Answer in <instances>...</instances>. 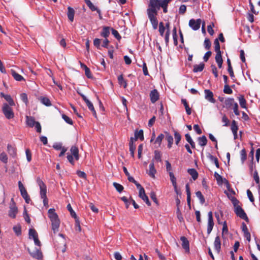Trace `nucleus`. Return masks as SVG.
<instances>
[{"mask_svg":"<svg viewBox=\"0 0 260 260\" xmlns=\"http://www.w3.org/2000/svg\"><path fill=\"white\" fill-rule=\"evenodd\" d=\"M110 34L109 29L108 27H105L103 28V30L101 34V35L104 37L105 38H107Z\"/></svg>","mask_w":260,"mask_h":260,"instance_id":"nucleus-36","label":"nucleus"},{"mask_svg":"<svg viewBox=\"0 0 260 260\" xmlns=\"http://www.w3.org/2000/svg\"><path fill=\"white\" fill-rule=\"evenodd\" d=\"M204 92L205 94V99L212 103H215V100L213 98V92L209 89L205 90Z\"/></svg>","mask_w":260,"mask_h":260,"instance_id":"nucleus-12","label":"nucleus"},{"mask_svg":"<svg viewBox=\"0 0 260 260\" xmlns=\"http://www.w3.org/2000/svg\"><path fill=\"white\" fill-rule=\"evenodd\" d=\"M11 73L13 77L16 80L20 81L24 80L23 77L20 75L18 74L17 73H16L15 71L11 70Z\"/></svg>","mask_w":260,"mask_h":260,"instance_id":"nucleus-27","label":"nucleus"},{"mask_svg":"<svg viewBox=\"0 0 260 260\" xmlns=\"http://www.w3.org/2000/svg\"><path fill=\"white\" fill-rule=\"evenodd\" d=\"M196 196L199 198L202 204L205 202V198L200 191H198L196 193Z\"/></svg>","mask_w":260,"mask_h":260,"instance_id":"nucleus-42","label":"nucleus"},{"mask_svg":"<svg viewBox=\"0 0 260 260\" xmlns=\"http://www.w3.org/2000/svg\"><path fill=\"white\" fill-rule=\"evenodd\" d=\"M39 99L41 102L44 105L46 106H50L51 105V102L48 98L41 96Z\"/></svg>","mask_w":260,"mask_h":260,"instance_id":"nucleus-25","label":"nucleus"},{"mask_svg":"<svg viewBox=\"0 0 260 260\" xmlns=\"http://www.w3.org/2000/svg\"><path fill=\"white\" fill-rule=\"evenodd\" d=\"M198 142L200 146L204 147L207 144V139L205 136H203L198 138Z\"/></svg>","mask_w":260,"mask_h":260,"instance_id":"nucleus-26","label":"nucleus"},{"mask_svg":"<svg viewBox=\"0 0 260 260\" xmlns=\"http://www.w3.org/2000/svg\"><path fill=\"white\" fill-rule=\"evenodd\" d=\"M67 208L68 210L69 211V212H70L71 215L73 217H74L75 219H76L77 218H78L77 215H76V213L74 212V211L72 209L70 204H69L67 205Z\"/></svg>","mask_w":260,"mask_h":260,"instance_id":"nucleus-40","label":"nucleus"},{"mask_svg":"<svg viewBox=\"0 0 260 260\" xmlns=\"http://www.w3.org/2000/svg\"><path fill=\"white\" fill-rule=\"evenodd\" d=\"M238 100L241 107L243 108H246V101L244 98V96L243 95H240L238 97Z\"/></svg>","mask_w":260,"mask_h":260,"instance_id":"nucleus-34","label":"nucleus"},{"mask_svg":"<svg viewBox=\"0 0 260 260\" xmlns=\"http://www.w3.org/2000/svg\"><path fill=\"white\" fill-rule=\"evenodd\" d=\"M247 196H248L249 200L251 202H254V198L253 197L252 192H251V191L250 190L248 189L247 190Z\"/></svg>","mask_w":260,"mask_h":260,"instance_id":"nucleus-58","label":"nucleus"},{"mask_svg":"<svg viewBox=\"0 0 260 260\" xmlns=\"http://www.w3.org/2000/svg\"><path fill=\"white\" fill-rule=\"evenodd\" d=\"M48 217L51 221L52 230L54 233L58 231L60 225V220L57 214L56 213L55 209L51 208L48 211Z\"/></svg>","mask_w":260,"mask_h":260,"instance_id":"nucleus-2","label":"nucleus"},{"mask_svg":"<svg viewBox=\"0 0 260 260\" xmlns=\"http://www.w3.org/2000/svg\"><path fill=\"white\" fill-rule=\"evenodd\" d=\"M240 155H241V159L242 162H244V161L246 159V151L244 149H242L240 151Z\"/></svg>","mask_w":260,"mask_h":260,"instance_id":"nucleus-50","label":"nucleus"},{"mask_svg":"<svg viewBox=\"0 0 260 260\" xmlns=\"http://www.w3.org/2000/svg\"><path fill=\"white\" fill-rule=\"evenodd\" d=\"M166 139L167 140L168 144V146L169 148H171L173 143V138L169 133H166Z\"/></svg>","mask_w":260,"mask_h":260,"instance_id":"nucleus-28","label":"nucleus"},{"mask_svg":"<svg viewBox=\"0 0 260 260\" xmlns=\"http://www.w3.org/2000/svg\"><path fill=\"white\" fill-rule=\"evenodd\" d=\"M75 226L76 230L79 232H80L81 231V228L80 226V222L78 218L75 219Z\"/></svg>","mask_w":260,"mask_h":260,"instance_id":"nucleus-55","label":"nucleus"},{"mask_svg":"<svg viewBox=\"0 0 260 260\" xmlns=\"http://www.w3.org/2000/svg\"><path fill=\"white\" fill-rule=\"evenodd\" d=\"M11 106L7 103H4L2 107V111L5 116L8 119H12L14 117V113Z\"/></svg>","mask_w":260,"mask_h":260,"instance_id":"nucleus-4","label":"nucleus"},{"mask_svg":"<svg viewBox=\"0 0 260 260\" xmlns=\"http://www.w3.org/2000/svg\"><path fill=\"white\" fill-rule=\"evenodd\" d=\"M165 27L164 26L163 23L162 22H160L159 23V33H160L161 36H163L164 35V33L165 32Z\"/></svg>","mask_w":260,"mask_h":260,"instance_id":"nucleus-57","label":"nucleus"},{"mask_svg":"<svg viewBox=\"0 0 260 260\" xmlns=\"http://www.w3.org/2000/svg\"><path fill=\"white\" fill-rule=\"evenodd\" d=\"M215 60L217 63L223 62L221 52L216 53V55L215 56Z\"/></svg>","mask_w":260,"mask_h":260,"instance_id":"nucleus-49","label":"nucleus"},{"mask_svg":"<svg viewBox=\"0 0 260 260\" xmlns=\"http://www.w3.org/2000/svg\"><path fill=\"white\" fill-rule=\"evenodd\" d=\"M156 172V171L154 168L153 160H152L151 162L149 165V170L148 171V174L151 177L154 178Z\"/></svg>","mask_w":260,"mask_h":260,"instance_id":"nucleus-16","label":"nucleus"},{"mask_svg":"<svg viewBox=\"0 0 260 260\" xmlns=\"http://www.w3.org/2000/svg\"><path fill=\"white\" fill-rule=\"evenodd\" d=\"M18 187L21 193V195L25 200V202L27 203H29V202L30 201L29 197L27 192L25 188L24 187V185L20 181H18Z\"/></svg>","mask_w":260,"mask_h":260,"instance_id":"nucleus-5","label":"nucleus"},{"mask_svg":"<svg viewBox=\"0 0 260 260\" xmlns=\"http://www.w3.org/2000/svg\"><path fill=\"white\" fill-rule=\"evenodd\" d=\"M214 177L219 184H221L223 182L222 177L221 175L218 174L217 172L214 173Z\"/></svg>","mask_w":260,"mask_h":260,"instance_id":"nucleus-43","label":"nucleus"},{"mask_svg":"<svg viewBox=\"0 0 260 260\" xmlns=\"http://www.w3.org/2000/svg\"><path fill=\"white\" fill-rule=\"evenodd\" d=\"M223 91L224 93L227 94H231L233 92L232 90L228 84L224 85Z\"/></svg>","mask_w":260,"mask_h":260,"instance_id":"nucleus-54","label":"nucleus"},{"mask_svg":"<svg viewBox=\"0 0 260 260\" xmlns=\"http://www.w3.org/2000/svg\"><path fill=\"white\" fill-rule=\"evenodd\" d=\"M235 103H236L235 102L234 99L229 98L225 100L224 106L226 108H231L235 105Z\"/></svg>","mask_w":260,"mask_h":260,"instance_id":"nucleus-19","label":"nucleus"},{"mask_svg":"<svg viewBox=\"0 0 260 260\" xmlns=\"http://www.w3.org/2000/svg\"><path fill=\"white\" fill-rule=\"evenodd\" d=\"M0 160L4 163H7L8 161V157L6 154L4 152L0 154Z\"/></svg>","mask_w":260,"mask_h":260,"instance_id":"nucleus-46","label":"nucleus"},{"mask_svg":"<svg viewBox=\"0 0 260 260\" xmlns=\"http://www.w3.org/2000/svg\"><path fill=\"white\" fill-rule=\"evenodd\" d=\"M72 155H73L76 160L79 159V151L77 147L76 146H72L70 149Z\"/></svg>","mask_w":260,"mask_h":260,"instance_id":"nucleus-20","label":"nucleus"},{"mask_svg":"<svg viewBox=\"0 0 260 260\" xmlns=\"http://www.w3.org/2000/svg\"><path fill=\"white\" fill-rule=\"evenodd\" d=\"M85 2L92 11H96L98 13H100V10L98 9L90 0H85Z\"/></svg>","mask_w":260,"mask_h":260,"instance_id":"nucleus-24","label":"nucleus"},{"mask_svg":"<svg viewBox=\"0 0 260 260\" xmlns=\"http://www.w3.org/2000/svg\"><path fill=\"white\" fill-rule=\"evenodd\" d=\"M8 151L10 155H12L13 157H14L16 155V149L11 145H8L7 147Z\"/></svg>","mask_w":260,"mask_h":260,"instance_id":"nucleus-35","label":"nucleus"},{"mask_svg":"<svg viewBox=\"0 0 260 260\" xmlns=\"http://www.w3.org/2000/svg\"><path fill=\"white\" fill-rule=\"evenodd\" d=\"M171 0H159V5L160 7H167L168 4L171 2Z\"/></svg>","mask_w":260,"mask_h":260,"instance_id":"nucleus-44","label":"nucleus"},{"mask_svg":"<svg viewBox=\"0 0 260 260\" xmlns=\"http://www.w3.org/2000/svg\"><path fill=\"white\" fill-rule=\"evenodd\" d=\"M118 83L123 86L124 88H126L127 86L126 81L123 79L122 75H120L118 77Z\"/></svg>","mask_w":260,"mask_h":260,"instance_id":"nucleus-30","label":"nucleus"},{"mask_svg":"<svg viewBox=\"0 0 260 260\" xmlns=\"http://www.w3.org/2000/svg\"><path fill=\"white\" fill-rule=\"evenodd\" d=\"M238 127L236 124V122L235 120H233L232 122L231 125V130L233 132V133H235V132H237Z\"/></svg>","mask_w":260,"mask_h":260,"instance_id":"nucleus-45","label":"nucleus"},{"mask_svg":"<svg viewBox=\"0 0 260 260\" xmlns=\"http://www.w3.org/2000/svg\"><path fill=\"white\" fill-rule=\"evenodd\" d=\"M181 101H182V104L184 105V106L185 107V110H186L187 114L188 115H190L191 113V109L189 107L186 100L182 99Z\"/></svg>","mask_w":260,"mask_h":260,"instance_id":"nucleus-37","label":"nucleus"},{"mask_svg":"<svg viewBox=\"0 0 260 260\" xmlns=\"http://www.w3.org/2000/svg\"><path fill=\"white\" fill-rule=\"evenodd\" d=\"M5 99L9 103V105L11 106H15V103L10 95L7 94Z\"/></svg>","mask_w":260,"mask_h":260,"instance_id":"nucleus-41","label":"nucleus"},{"mask_svg":"<svg viewBox=\"0 0 260 260\" xmlns=\"http://www.w3.org/2000/svg\"><path fill=\"white\" fill-rule=\"evenodd\" d=\"M114 258L116 260H121L122 259V256L120 254V253L118 252H116L114 254Z\"/></svg>","mask_w":260,"mask_h":260,"instance_id":"nucleus-64","label":"nucleus"},{"mask_svg":"<svg viewBox=\"0 0 260 260\" xmlns=\"http://www.w3.org/2000/svg\"><path fill=\"white\" fill-rule=\"evenodd\" d=\"M138 139L141 140H144L143 131L141 129L140 131H136L135 132V141H137Z\"/></svg>","mask_w":260,"mask_h":260,"instance_id":"nucleus-22","label":"nucleus"},{"mask_svg":"<svg viewBox=\"0 0 260 260\" xmlns=\"http://www.w3.org/2000/svg\"><path fill=\"white\" fill-rule=\"evenodd\" d=\"M29 239H32L34 241L35 244L38 246H41V244L38 239V235L37 232L32 229H30L29 230Z\"/></svg>","mask_w":260,"mask_h":260,"instance_id":"nucleus-6","label":"nucleus"},{"mask_svg":"<svg viewBox=\"0 0 260 260\" xmlns=\"http://www.w3.org/2000/svg\"><path fill=\"white\" fill-rule=\"evenodd\" d=\"M169 176H170L171 181L173 184V186L175 190L176 191L177 190L176 179L173 172H170Z\"/></svg>","mask_w":260,"mask_h":260,"instance_id":"nucleus-23","label":"nucleus"},{"mask_svg":"<svg viewBox=\"0 0 260 260\" xmlns=\"http://www.w3.org/2000/svg\"><path fill=\"white\" fill-rule=\"evenodd\" d=\"M37 182L40 187V194L41 199L43 200V204L45 207H48V200L46 195V186L40 178H37Z\"/></svg>","mask_w":260,"mask_h":260,"instance_id":"nucleus-3","label":"nucleus"},{"mask_svg":"<svg viewBox=\"0 0 260 260\" xmlns=\"http://www.w3.org/2000/svg\"><path fill=\"white\" fill-rule=\"evenodd\" d=\"M68 17L69 18V19L71 21H73L74 20V14H75V11L74 10L70 7H69L68 8Z\"/></svg>","mask_w":260,"mask_h":260,"instance_id":"nucleus-21","label":"nucleus"},{"mask_svg":"<svg viewBox=\"0 0 260 260\" xmlns=\"http://www.w3.org/2000/svg\"><path fill=\"white\" fill-rule=\"evenodd\" d=\"M11 203L9 215L11 217L15 218L17 213V208L16 206L13 199H11Z\"/></svg>","mask_w":260,"mask_h":260,"instance_id":"nucleus-9","label":"nucleus"},{"mask_svg":"<svg viewBox=\"0 0 260 260\" xmlns=\"http://www.w3.org/2000/svg\"><path fill=\"white\" fill-rule=\"evenodd\" d=\"M85 103H86L87 106H88V108L92 111L93 115L95 117H96V112L94 108L93 105H92L91 102L88 100L85 102Z\"/></svg>","mask_w":260,"mask_h":260,"instance_id":"nucleus-32","label":"nucleus"},{"mask_svg":"<svg viewBox=\"0 0 260 260\" xmlns=\"http://www.w3.org/2000/svg\"><path fill=\"white\" fill-rule=\"evenodd\" d=\"M100 44H101V40L100 39L96 38L94 40L93 44L97 48H100Z\"/></svg>","mask_w":260,"mask_h":260,"instance_id":"nucleus-62","label":"nucleus"},{"mask_svg":"<svg viewBox=\"0 0 260 260\" xmlns=\"http://www.w3.org/2000/svg\"><path fill=\"white\" fill-rule=\"evenodd\" d=\"M84 69L85 70V73L86 76L88 78H91L92 77V76H91V74L90 71L89 69L88 68H87V67L86 66H84Z\"/></svg>","mask_w":260,"mask_h":260,"instance_id":"nucleus-53","label":"nucleus"},{"mask_svg":"<svg viewBox=\"0 0 260 260\" xmlns=\"http://www.w3.org/2000/svg\"><path fill=\"white\" fill-rule=\"evenodd\" d=\"M188 172L191 176L193 180H196L198 178V174L194 169H188Z\"/></svg>","mask_w":260,"mask_h":260,"instance_id":"nucleus-33","label":"nucleus"},{"mask_svg":"<svg viewBox=\"0 0 260 260\" xmlns=\"http://www.w3.org/2000/svg\"><path fill=\"white\" fill-rule=\"evenodd\" d=\"M13 230L15 233L17 235H19L21 234V228L19 226H15L13 227Z\"/></svg>","mask_w":260,"mask_h":260,"instance_id":"nucleus-63","label":"nucleus"},{"mask_svg":"<svg viewBox=\"0 0 260 260\" xmlns=\"http://www.w3.org/2000/svg\"><path fill=\"white\" fill-rule=\"evenodd\" d=\"M113 186L116 189V190L119 192H121L123 189V187L119 183L114 182Z\"/></svg>","mask_w":260,"mask_h":260,"instance_id":"nucleus-47","label":"nucleus"},{"mask_svg":"<svg viewBox=\"0 0 260 260\" xmlns=\"http://www.w3.org/2000/svg\"><path fill=\"white\" fill-rule=\"evenodd\" d=\"M185 138H186V141L190 144L191 147L192 148H195V143L193 141L190 136L188 134H187L185 135Z\"/></svg>","mask_w":260,"mask_h":260,"instance_id":"nucleus-38","label":"nucleus"},{"mask_svg":"<svg viewBox=\"0 0 260 260\" xmlns=\"http://www.w3.org/2000/svg\"><path fill=\"white\" fill-rule=\"evenodd\" d=\"M235 211L237 215V216H239L240 218L247 220L248 218L246 216V213L244 212V210L240 207L238 206L235 208Z\"/></svg>","mask_w":260,"mask_h":260,"instance_id":"nucleus-11","label":"nucleus"},{"mask_svg":"<svg viewBox=\"0 0 260 260\" xmlns=\"http://www.w3.org/2000/svg\"><path fill=\"white\" fill-rule=\"evenodd\" d=\"M28 250L30 255L35 258L40 259L43 257L42 252L38 248L34 250H30L29 249H28Z\"/></svg>","mask_w":260,"mask_h":260,"instance_id":"nucleus-10","label":"nucleus"},{"mask_svg":"<svg viewBox=\"0 0 260 260\" xmlns=\"http://www.w3.org/2000/svg\"><path fill=\"white\" fill-rule=\"evenodd\" d=\"M174 137L175 139V143L176 145H178L181 140V135L176 131L174 132Z\"/></svg>","mask_w":260,"mask_h":260,"instance_id":"nucleus-48","label":"nucleus"},{"mask_svg":"<svg viewBox=\"0 0 260 260\" xmlns=\"http://www.w3.org/2000/svg\"><path fill=\"white\" fill-rule=\"evenodd\" d=\"M214 246L215 250L217 252V253H219L220 250L221 248V242L220 240V238L219 236H217L215 239L214 242Z\"/></svg>","mask_w":260,"mask_h":260,"instance_id":"nucleus-18","label":"nucleus"},{"mask_svg":"<svg viewBox=\"0 0 260 260\" xmlns=\"http://www.w3.org/2000/svg\"><path fill=\"white\" fill-rule=\"evenodd\" d=\"M62 118L64 119V120L67 123H69L70 124H71V125L73 124V121H72V120L70 117H69L68 116L66 115L65 114H62Z\"/></svg>","mask_w":260,"mask_h":260,"instance_id":"nucleus-51","label":"nucleus"},{"mask_svg":"<svg viewBox=\"0 0 260 260\" xmlns=\"http://www.w3.org/2000/svg\"><path fill=\"white\" fill-rule=\"evenodd\" d=\"M182 241V246L185 249L186 252H189V245L188 240L184 236H182L180 238Z\"/></svg>","mask_w":260,"mask_h":260,"instance_id":"nucleus-15","label":"nucleus"},{"mask_svg":"<svg viewBox=\"0 0 260 260\" xmlns=\"http://www.w3.org/2000/svg\"><path fill=\"white\" fill-rule=\"evenodd\" d=\"M159 93L156 89L152 90L150 93V98L152 103H155L159 99Z\"/></svg>","mask_w":260,"mask_h":260,"instance_id":"nucleus-14","label":"nucleus"},{"mask_svg":"<svg viewBox=\"0 0 260 260\" xmlns=\"http://www.w3.org/2000/svg\"><path fill=\"white\" fill-rule=\"evenodd\" d=\"M165 136L164 135L162 134H160L156 139V140L154 141V144L156 145H157V147H160L162 140L164 138Z\"/></svg>","mask_w":260,"mask_h":260,"instance_id":"nucleus-31","label":"nucleus"},{"mask_svg":"<svg viewBox=\"0 0 260 260\" xmlns=\"http://www.w3.org/2000/svg\"><path fill=\"white\" fill-rule=\"evenodd\" d=\"M166 164L167 171L170 174V172H172L171 165L168 160L166 161Z\"/></svg>","mask_w":260,"mask_h":260,"instance_id":"nucleus-60","label":"nucleus"},{"mask_svg":"<svg viewBox=\"0 0 260 260\" xmlns=\"http://www.w3.org/2000/svg\"><path fill=\"white\" fill-rule=\"evenodd\" d=\"M26 122L27 126L32 127L35 125L37 121H35V119L31 116H26Z\"/></svg>","mask_w":260,"mask_h":260,"instance_id":"nucleus-17","label":"nucleus"},{"mask_svg":"<svg viewBox=\"0 0 260 260\" xmlns=\"http://www.w3.org/2000/svg\"><path fill=\"white\" fill-rule=\"evenodd\" d=\"M136 149V146L134 145H129V151L131 152V156L134 157V152Z\"/></svg>","mask_w":260,"mask_h":260,"instance_id":"nucleus-61","label":"nucleus"},{"mask_svg":"<svg viewBox=\"0 0 260 260\" xmlns=\"http://www.w3.org/2000/svg\"><path fill=\"white\" fill-rule=\"evenodd\" d=\"M202 20L201 19L194 20L190 19L189 21V26L194 30H198L201 24Z\"/></svg>","mask_w":260,"mask_h":260,"instance_id":"nucleus-7","label":"nucleus"},{"mask_svg":"<svg viewBox=\"0 0 260 260\" xmlns=\"http://www.w3.org/2000/svg\"><path fill=\"white\" fill-rule=\"evenodd\" d=\"M161 155L160 152L157 150H155L154 151V157L152 160H155L157 161L160 162L161 161Z\"/></svg>","mask_w":260,"mask_h":260,"instance_id":"nucleus-39","label":"nucleus"},{"mask_svg":"<svg viewBox=\"0 0 260 260\" xmlns=\"http://www.w3.org/2000/svg\"><path fill=\"white\" fill-rule=\"evenodd\" d=\"M222 121L224 123V126H228L229 125V120L225 115L222 116Z\"/></svg>","mask_w":260,"mask_h":260,"instance_id":"nucleus-59","label":"nucleus"},{"mask_svg":"<svg viewBox=\"0 0 260 260\" xmlns=\"http://www.w3.org/2000/svg\"><path fill=\"white\" fill-rule=\"evenodd\" d=\"M139 196L148 206H150L151 205V203L149 201L148 198L145 193L144 189L141 188L140 191H139Z\"/></svg>","mask_w":260,"mask_h":260,"instance_id":"nucleus-13","label":"nucleus"},{"mask_svg":"<svg viewBox=\"0 0 260 260\" xmlns=\"http://www.w3.org/2000/svg\"><path fill=\"white\" fill-rule=\"evenodd\" d=\"M208 226H207V233L208 234H210L211 232L213 226H214V222L212 216V213L211 211H210L208 214Z\"/></svg>","mask_w":260,"mask_h":260,"instance_id":"nucleus-8","label":"nucleus"},{"mask_svg":"<svg viewBox=\"0 0 260 260\" xmlns=\"http://www.w3.org/2000/svg\"><path fill=\"white\" fill-rule=\"evenodd\" d=\"M20 98L21 100L25 103L26 105L28 103V99H27V96L26 93H22L20 94Z\"/></svg>","mask_w":260,"mask_h":260,"instance_id":"nucleus-56","label":"nucleus"},{"mask_svg":"<svg viewBox=\"0 0 260 260\" xmlns=\"http://www.w3.org/2000/svg\"><path fill=\"white\" fill-rule=\"evenodd\" d=\"M214 45H215V50L216 53L219 52H221L220 50V45L217 39H215L214 41Z\"/></svg>","mask_w":260,"mask_h":260,"instance_id":"nucleus-52","label":"nucleus"},{"mask_svg":"<svg viewBox=\"0 0 260 260\" xmlns=\"http://www.w3.org/2000/svg\"><path fill=\"white\" fill-rule=\"evenodd\" d=\"M204 68V64L203 63H201L199 64H196L193 66V72H201Z\"/></svg>","mask_w":260,"mask_h":260,"instance_id":"nucleus-29","label":"nucleus"},{"mask_svg":"<svg viewBox=\"0 0 260 260\" xmlns=\"http://www.w3.org/2000/svg\"><path fill=\"white\" fill-rule=\"evenodd\" d=\"M159 0H149L148 8L147 10L148 17L154 29L157 28L158 21L156 18L157 10L159 9Z\"/></svg>","mask_w":260,"mask_h":260,"instance_id":"nucleus-1","label":"nucleus"}]
</instances>
